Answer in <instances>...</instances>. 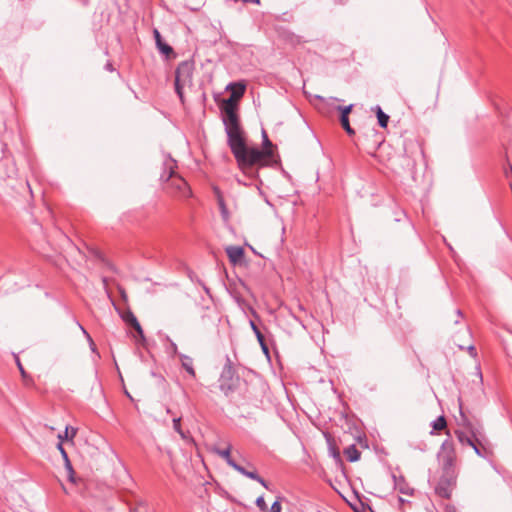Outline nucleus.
<instances>
[{"label": "nucleus", "mask_w": 512, "mask_h": 512, "mask_svg": "<svg viewBox=\"0 0 512 512\" xmlns=\"http://www.w3.org/2000/svg\"><path fill=\"white\" fill-rule=\"evenodd\" d=\"M460 416H461V419L463 422H466L467 421V418L466 416L464 415L463 411H462V407L460 406Z\"/></svg>", "instance_id": "f704fd0d"}, {"label": "nucleus", "mask_w": 512, "mask_h": 512, "mask_svg": "<svg viewBox=\"0 0 512 512\" xmlns=\"http://www.w3.org/2000/svg\"><path fill=\"white\" fill-rule=\"evenodd\" d=\"M230 262L234 265L239 264L244 258V249L240 246H228L225 249Z\"/></svg>", "instance_id": "39448f33"}, {"label": "nucleus", "mask_w": 512, "mask_h": 512, "mask_svg": "<svg viewBox=\"0 0 512 512\" xmlns=\"http://www.w3.org/2000/svg\"><path fill=\"white\" fill-rule=\"evenodd\" d=\"M394 480V488L398 490L401 494L411 496L414 492V489L409 485V483L405 480L403 476L393 475Z\"/></svg>", "instance_id": "423d86ee"}, {"label": "nucleus", "mask_w": 512, "mask_h": 512, "mask_svg": "<svg viewBox=\"0 0 512 512\" xmlns=\"http://www.w3.org/2000/svg\"><path fill=\"white\" fill-rule=\"evenodd\" d=\"M57 448H58V450L60 451V453H61V455H62L63 459H64V460H67L68 455H67V452L65 451V449L63 448L62 442H59V443H58Z\"/></svg>", "instance_id": "bb28decb"}, {"label": "nucleus", "mask_w": 512, "mask_h": 512, "mask_svg": "<svg viewBox=\"0 0 512 512\" xmlns=\"http://www.w3.org/2000/svg\"><path fill=\"white\" fill-rule=\"evenodd\" d=\"M17 365L19 367V370H20L22 376L24 377L25 376V371H24L23 366H22V364L20 363L19 360H17Z\"/></svg>", "instance_id": "473e14b6"}, {"label": "nucleus", "mask_w": 512, "mask_h": 512, "mask_svg": "<svg viewBox=\"0 0 512 512\" xmlns=\"http://www.w3.org/2000/svg\"><path fill=\"white\" fill-rule=\"evenodd\" d=\"M250 327H251V329L253 330V332H254V334H255V336H256V338H257L258 342H259V343H262V342H263V340H264V336H263V334L261 333V331L259 330V328L257 327V325L255 324V322H254V321H252V320L250 321Z\"/></svg>", "instance_id": "a211bd4d"}, {"label": "nucleus", "mask_w": 512, "mask_h": 512, "mask_svg": "<svg viewBox=\"0 0 512 512\" xmlns=\"http://www.w3.org/2000/svg\"><path fill=\"white\" fill-rule=\"evenodd\" d=\"M256 506L261 510L262 512H266L268 510V506L265 502L264 496L261 495L256 499Z\"/></svg>", "instance_id": "aec40b11"}, {"label": "nucleus", "mask_w": 512, "mask_h": 512, "mask_svg": "<svg viewBox=\"0 0 512 512\" xmlns=\"http://www.w3.org/2000/svg\"><path fill=\"white\" fill-rule=\"evenodd\" d=\"M283 497H277L270 507V512H282L281 500Z\"/></svg>", "instance_id": "4be33fe9"}, {"label": "nucleus", "mask_w": 512, "mask_h": 512, "mask_svg": "<svg viewBox=\"0 0 512 512\" xmlns=\"http://www.w3.org/2000/svg\"><path fill=\"white\" fill-rule=\"evenodd\" d=\"M455 344L460 348V349H464L465 348V345L464 343L462 342L461 339H458V335L455 336Z\"/></svg>", "instance_id": "c756f323"}, {"label": "nucleus", "mask_w": 512, "mask_h": 512, "mask_svg": "<svg viewBox=\"0 0 512 512\" xmlns=\"http://www.w3.org/2000/svg\"><path fill=\"white\" fill-rule=\"evenodd\" d=\"M340 121H341V125L342 127L346 130V132L349 134V135H352L354 134V130L351 128L350 124H349V119L348 117H341L340 118Z\"/></svg>", "instance_id": "6ab92c4d"}, {"label": "nucleus", "mask_w": 512, "mask_h": 512, "mask_svg": "<svg viewBox=\"0 0 512 512\" xmlns=\"http://www.w3.org/2000/svg\"><path fill=\"white\" fill-rule=\"evenodd\" d=\"M182 367L192 376H195V371L193 368V360L191 357L181 354L180 355Z\"/></svg>", "instance_id": "9b49d317"}, {"label": "nucleus", "mask_w": 512, "mask_h": 512, "mask_svg": "<svg viewBox=\"0 0 512 512\" xmlns=\"http://www.w3.org/2000/svg\"><path fill=\"white\" fill-rule=\"evenodd\" d=\"M153 35H154V39H155L156 46H157L158 50L166 56L170 55L173 52V49L170 45L166 44L162 40L160 32L157 29H154Z\"/></svg>", "instance_id": "1a4fd4ad"}, {"label": "nucleus", "mask_w": 512, "mask_h": 512, "mask_svg": "<svg viewBox=\"0 0 512 512\" xmlns=\"http://www.w3.org/2000/svg\"><path fill=\"white\" fill-rule=\"evenodd\" d=\"M511 170H512V167H511Z\"/></svg>", "instance_id": "79ce46f5"}, {"label": "nucleus", "mask_w": 512, "mask_h": 512, "mask_svg": "<svg viewBox=\"0 0 512 512\" xmlns=\"http://www.w3.org/2000/svg\"><path fill=\"white\" fill-rule=\"evenodd\" d=\"M239 136L243 145V153L242 155L233 154L239 168L243 171L244 174L255 177L256 171H254L255 166H266L270 162L273 152H272V143L269 140L265 131L262 132L263 136V149L260 150L258 148H249L244 140L243 131L240 127Z\"/></svg>", "instance_id": "f03ea898"}, {"label": "nucleus", "mask_w": 512, "mask_h": 512, "mask_svg": "<svg viewBox=\"0 0 512 512\" xmlns=\"http://www.w3.org/2000/svg\"><path fill=\"white\" fill-rule=\"evenodd\" d=\"M467 349H468L470 355L476 356V349H475V347L472 344H469L467 346Z\"/></svg>", "instance_id": "7c9ffc66"}, {"label": "nucleus", "mask_w": 512, "mask_h": 512, "mask_svg": "<svg viewBox=\"0 0 512 512\" xmlns=\"http://www.w3.org/2000/svg\"><path fill=\"white\" fill-rule=\"evenodd\" d=\"M243 3L260 4V0H243Z\"/></svg>", "instance_id": "72a5a7b5"}, {"label": "nucleus", "mask_w": 512, "mask_h": 512, "mask_svg": "<svg viewBox=\"0 0 512 512\" xmlns=\"http://www.w3.org/2000/svg\"><path fill=\"white\" fill-rule=\"evenodd\" d=\"M227 88L231 89L232 92L230 97L224 102L223 123L232 153L240 156L244 150L239 136L240 123L236 113V101L243 96L246 86L241 83H231Z\"/></svg>", "instance_id": "f257e3e1"}, {"label": "nucleus", "mask_w": 512, "mask_h": 512, "mask_svg": "<svg viewBox=\"0 0 512 512\" xmlns=\"http://www.w3.org/2000/svg\"><path fill=\"white\" fill-rule=\"evenodd\" d=\"M457 437L462 444L474 446V441L470 437L466 436L464 433H458Z\"/></svg>", "instance_id": "412c9836"}, {"label": "nucleus", "mask_w": 512, "mask_h": 512, "mask_svg": "<svg viewBox=\"0 0 512 512\" xmlns=\"http://www.w3.org/2000/svg\"><path fill=\"white\" fill-rule=\"evenodd\" d=\"M76 433H77V429L67 426L65 428L64 433L63 434L60 433L58 435L59 442H63L64 440H68V439L72 440L76 436Z\"/></svg>", "instance_id": "4468645a"}, {"label": "nucleus", "mask_w": 512, "mask_h": 512, "mask_svg": "<svg viewBox=\"0 0 512 512\" xmlns=\"http://www.w3.org/2000/svg\"><path fill=\"white\" fill-rule=\"evenodd\" d=\"M442 495L445 497H449V494L447 492H444Z\"/></svg>", "instance_id": "a19ab883"}, {"label": "nucleus", "mask_w": 512, "mask_h": 512, "mask_svg": "<svg viewBox=\"0 0 512 512\" xmlns=\"http://www.w3.org/2000/svg\"><path fill=\"white\" fill-rule=\"evenodd\" d=\"M132 327L135 329L137 335L140 338V341L144 342L145 341V336H144V332H143V329H142L139 321L135 325H133Z\"/></svg>", "instance_id": "5701e85b"}, {"label": "nucleus", "mask_w": 512, "mask_h": 512, "mask_svg": "<svg viewBox=\"0 0 512 512\" xmlns=\"http://www.w3.org/2000/svg\"><path fill=\"white\" fill-rule=\"evenodd\" d=\"M456 313H457V315H458L459 317H461V316H462V312H461L460 310H457V311H456Z\"/></svg>", "instance_id": "ea45409f"}, {"label": "nucleus", "mask_w": 512, "mask_h": 512, "mask_svg": "<svg viewBox=\"0 0 512 512\" xmlns=\"http://www.w3.org/2000/svg\"><path fill=\"white\" fill-rule=\"evenodd\" d=\"M106 68H107L108 70L112 71V66H111V64H109V63H108V64L106 65Z\"/></svg>", "instance_id": "58836bf2"}, {"label": "nucleus", "mask_w": 512, "mask_h": 512, "mask_svg": "<svg viewBox=\"0 0 512 512\" xmlns=\"http://www.w3.org/2000/svg\"><path fill=\"white\" fill-rule=\"evenodd\" d=\"M64 462H65V467H66V469L68 470V472H69L70 474H72V473H73V468H72V465H71V463H70L69 458L67 457V460H64Z\"/></svg>", "instance_id": "c85d7f7f"}, {"label": "nucleus", "mask_w": 512, "mask_h": 512, "mask_svg": "<svg viewBox=\"0 0 512 512\" xmlns=\"http://www.w3.org/2000/svg\"><path fill=\"white\" fill-rule=\"evenodd\" d=\"M78 326L81 329V331L83 332V334L86 336V338H87V340H88V342L90 344L91 349L94 351L95 350V344H94L91 336L89 335V333L84 329V327L81 324L78 323Z\"/></svg>", "instance_id": "b1692460"}, {"label": "nucleus", "mask_w": 512, "mask_h": 512, "mask_svg": "<svg viewBox=\"0 0 512 512\" xmlns=\"http://www.w3.org/2000/svg\"><path fill=\"white\" fill-rule=\"evenodd\" d=\"M121 317H122L123 321H124L126 324H128L129 326H131V327H132L133 325H135V324L138 322V320H137L136 316H135V315L133 314V312H132V311H130V310H128V311H126V312H124V313L121 315Z\"/></svg>", "instance_id": "dca6fc26"}, {"label": "nucleus", "mask_w": 512, "mask_h": 512, "mask_svg": "<svg viewBox=\"0 0 512 512\" xmlns=\"http://www.w3.org/2000/svg\"><path fill=\"white\" fill-rule=\"evenodd\" d=\"M165 165L169 169V172L167 174L163 173L161 175V178L166 181L172 179V185H174L179 190V192H181L183 195H187L189 193V188H188L187 182L181 177H173L175 161L173 159H168V161L165 163Z\"/></svg>", "instance_id": "20e7f679"}, {"label": "nucleus", "mask_w": 512, "mask_h": 512, "mask_svg": "<svg viewBox=\"0 0 512 512\" xmlns=\"http://www.w3.org/2000/svg\"><path fill=\"white\" fill-rule=\"evenodd\" d=\"M259 344L261 345L263 352L268 355L269 349H268L267 345L265 344V340H263V342L259 343Z\"/></svg>", "instance_id": "2f4dec72"}, {"label": "nucleus", "mask_w": 512, "mask_h": 512, "mask_svg": "<svg viewBox=\"0 0 512 512\" xmlns=\"http://www.w3.org/2000/svg\"><path fill=\"white\" fill-rule=\"evenodd\" d=\"M219 206L224 217L227 216V209L225 203L221 197H219Z\"/></svg>", "instance_id": "a878e982"}, {"label": "nucleus", "mask_w": 512, "mask_h": 512, "mask_svg": "<svg viewBox=\"0 0 512 512\" xmlns=\"http://www.w3.org/2000/svg\"><path fill=\"white\" fill-rule=\"evenodd\" d=\"M463 335H464L466 338H470V337H471V333H470L469 329H465V330L463 331Z\"/></svg>", "instance_id": "c9c22d12"}, {"label": "nucleus", "mask_w": 512, "mask_h": 512, "mask_svg": "<svg viewBox=\"0 0 512 512\" xmlns=\"http://www.w3.org/2000/svg\"><path fill=\"white\" fill-rule=\"evenodd\" d=\"M343 453L350 462H355L360 459V452L355 445H349L344 449Z\"/></svg>", "instance_id": "9d476101"}, {"label": "nucleus", "mask_w": 512, "mask_h": 512, "mask_svg": "<svg viewBox=\"0 0 512 512\" xmlns=\"http://www.w3.org/2000/svg\"><path fill=\"white\" fill-rule=\"evenodd\" d=\"M237 182H238L239 184H242V185H245V186L247 185V183L243 182L241 179H237Z\"/></svg>", "instance_id": "4c0bfd02"}, {"label": "nucleus", "mask_w": 512, "mask_h": 512, "mask_svg": "<svg viewBox=\"0 0 512 512\" xmlns=\"http://www.w3.org/2000/svg\"><path fill=\"white\" fill-rule=\"evenodd\" d=\"M472 447H473L475 453L481 456V452L475 442H474V446H472Z\"/></svg>", "instance_id": "e433bc0d"}, {"label": "nucleus", "mask_w": 512, "mask_h": 512, "mask_svg": "<svg viewBox=\"0 0 512 512\" xmlns=\"http://www.w3.org/2000/svg\"><path fill=\"white\" fill-rule=\"evenodd\" d=\"M351 108H352V105H349V106H346V107H342L341 108V117H348V114L350 113L351 111Z\"/></svg>", "instance_id": "cd10ccee"}, {"label": "nucleus", "mask_w": 512, "mask_h": 512, "mask_svg": "<svg viewBox=\"0 0 512 512\" xmlns=\"http://www.w3.org/2000/svg\"><path fill=\"white\" fill-rule=\"evenodd\" d=\"M378 123L382 128H386L389 121V116L385 114L380 106L375 107Z\"/></svg>", "instance_id": "ddd939ff"}, {"label": "nucleus", "mask_w": 512, "mask_h": 512, "mask_svg": "<svg viewBox=\"0 0 512 512\" xmlns=\"http://www.w3.org/2000/svg\"><path fill=\"white\" fill-rule=\"evenodd\" d=\"M181 418L180 417H176L173 419V429L179 434V436L183 439V440H189V436L186 432H184L181 428Z\"/></svg>", "instance_id": "2eb2a0df"}, {"label": "nucleus", "mask_w": 512, "mask_h": 512, "mask_svg": "<svg viewBox=\"0 0 512 512\" xmlns=\"http://www.w3.org/2000/svg\"><path fill=\"white\" fill-rule=\"evenodd\" d=\"M447 423L444 416H439L432 422L433 430L440 431L446 427Z\"/></svg>", "instance_id": "f3484780"}, {"label": "nucleus", "mask_w": 512, "mask_h": 512, "mask_svg": "<svg viewBox=\"0 0 512 512\" xmlns=\"http://www.w3.org/2000/svg\"><path fill=\"white\" fill-rule=\"evenodd\" d=\"M440 454H446L448 462L452 460L453 456V444L449 440H446L441 445Z\"/></svg>", "instance_id": "f8f14e48"}, {"label": "nucleus", "mask_w": 512, "mask_h": 512, "mask_svg": "<svg viewBox=\"0 0 512 512\" xmlns=\"http://www.w3.org/2000/svg\"><path fill=\"white\" fill-rule=\"evenodd\" d=\"M167 341L169 342V352L172 355H176L178 353L177 345L169 337H167Z\"/></svg>", "instance_id": "393cba45"}, {"label": "nucleus", "mask_w": 512, "mask_h": 512, "mask_svg": "<svg viewBox=\"0 0 512 512\" xmlns=\"http://www.w3.org/2000/svg\"><path fill=\"white\" fill-rule=\"evenodd\" d=\"M212 452H214L215 454H217L219 457H221L222 459H224L226 461V463L232 467L234 470L237 469V467L239 466V464H237L233 458L231 457V445L228 444V446L225 448V449H220V448H217V447H213L212 448Z\"/></svg>", "instance_id": "0eeeda50"}, {"label": "nucleus", "mask_w": 512, "mask_h": 512, "mask_svg": "<svg viewBox=\"0 0 512 512\" xmlns=\"http://www.w3.org/2000/svg\"><path fill=\"white\" fill-rule=\"evenodd\" d=\"M193 70V64L188 61L180 63L176 69L175 89L180 98H182V89L192 85Z\"/></svg>", "instance_id": "7ed1b4c3"}, {"label": "nucleus", "mask_w": 512, "mask_h": 512, "mask_svg": "<svg viewBox=\"0 0 512 512\" xmlns=\"http://www.w3.org/2000/svg\"><path fill=\"white\" fill-rule=\"evenodd\" d=\"M235 471L242 474L243 476H246L252 480L257 481L263 487H265L266 489H269L268 483L261 476L258 475L256 470L249 471V470H246L243 466L239 465Z\"/></svg>", "instance_id": "6e6552de"}]
</instances>
